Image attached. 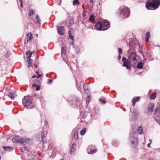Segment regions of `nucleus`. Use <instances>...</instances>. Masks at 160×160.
Segmentation results:
<instances>
[{"mask_svg": "<svg viewBox=\"0 0 160 160\" xmlns=\"http://www.w3.org/2000/svg\"><path fill=\"white\" fill-rule=\"evenodd\" d=\"M160 5V0H149L146 4V7L148 10H155Z\"/></svg>", "mask_w": 160, "mask_h": 160, "instance_id": "obj_1", "label": "nucleus"}, {"mask_svg": "<svg viewBox=\"0 0 160 160\" xmlns=\"http://www.w3.org/2000/svg\"><path fill=\"white\" fill-rule=\"evenodd\" d=\"M119 9L120 15L123 18H126L129 16L130 10L128 7L122 6Z\"/></svg>", "mask_w": 160, "mask_h": 160, "instance_id": "obj_2", "label": "nucleus"}, {"mask_svg": "<svg viewBox=\"0 0 160 160\" xmlns=\"http://www.w3.org/2000/svg\"><path fill=\"white\" fill-rule=\"evenodd\" d=\"M139 58V57L137 55L135 52H132L128 57V59L133 64H134Z\"/></svg>", "mask_w": 160, "mask_h": 160, "instance_id": "obj_3", "label": "nucleus"}, {"mask_svg": "<svg viewBox=\"0 0 160 160\" xmlns=\"http://www.w3.org/2000/svg\"><path fill=\"white\" fill-rule=\"evenodd\" d=\"M154 114L155 120L160 125V108L159 107L156 108Z\"/></svg>", "mask_w": 160, "mask_h": 160, "instance_id": "obj_4", "label": "nucleus"}, {"mask_svg": "<svg viewBox=\"0 0 160 160\" xmlns=\"http://www.w3.org/2000/svg\"><path fill=\"white\" fill-rule=\"evenodd\" d=\"M122 61L123 62V66L125 67L127 69H130L131 68L130 65L133 64L129 59H127L125 57H123Z\"/></svg>", "mask_w": 160, "mask_h": 160, "instance_id": "obj_5", "label": "nucleus"}, {"mask_svg": "<svg viewBox=\"0 0 160 160\" xmlns=\"http://www.w3.org/2000/svg\"><path fill=\"white\" fill-rule=\"evenodd\" d=\"M22 102L23 105L25 107H28L32 103L29 96H25L23 98Z\"/></svg>", "mask_w": 160, "mask_h": 160, "instance_id": "obj_6", "label": "nucleus"}, {"mask_svg": "<svg viewBox=\"0 0 160 160\" xmlns=\"http://www.w3.org/2000/svg\"><path fill=\"white\" fill-rule=\"evenodd\" d=\"M136 132H132L131 133L130 137V139L132 140V144H134L133 146L135 147L136 146V144L137 143V137L136 136Z\"/></svg>", "mask_w": 160, "mask_h": 160, "instance_id": "obj_7", "label": "nucleus"}, {"mask_svg": "<svg viewBox=\"0 0 160 160\" xmlns=\"http://www.w3.org/2000/svg\"><path fill=\"white\" fill-rule=\"evenodd\" d=\"M12 141L13 142H18L20 143H23L26 142V140L20 138L19 136H16L12 139Z\"/></svg>", "mask_w": 160, "mask_h": 160, "instance_id": "obj_8", "label": "nucleus"}, {"mask_svg": "<svg viewBox=\"0 0 160 160\" xmlns=\"http://www.w3.org/2000/svg\"><path fill=\"white\" fill-rule=\"evenodd\" d=\"M102 30H104L108 29L110 27L109 22L107 20H105L102 22Z\"/></svg>", "mask_w": 160, "mask_h": 160, "instance_id": "obj_9", "label": "nucleus"}, {"mask_svg": "<svg viewBox=\"0 0 160 160\" xmlns=\"http://www.w3.org/2000/svg\"><path fill=\"white\" fill-rule=\"evenodd\" d=\"M58 33L61 35H63L65 32V30L63 27H58L57 28Z\"/></svg>", "mask_w": 160, "mask_h": 160, "instance_id": "obj_10", "label": "nucleus"}, {"mask_svg": "<svg viewBox=\"0 0 160 160\" xmlns=\"http://www.w3.org/2000/svg\"><path fill=\"white\" fill-rule=\"evenodd\" d=\"M32 34L30 32L27 35V37L26 38L25 40V43H27L29 40H31L32 38Z\"/></svg>", "mask_w": 160, "mask_h": 160, "instance_id": "obj_11", "label": "nucleus"}, {"mask_svg": "<svg viewBox=\"0 0 160 160\" xmlns=\"http://www.w3.org/2000/svg\"><path fill=\"white\" fill-rule=\"evenodd\" d=\"M154 105L153 103H150L148 106V110L150 112H152L154 109Z\"/></svg>", "mask_w": 160, "mask_h": 160, "instance_id": "obj_12", "label": "nucleus"}, {"mask_svg": "<svg viewBox=\"0 0 160 160\" xmlns=\"http://www.w3.org/2000/svg\"><path fill=\"white\" fill-rule=\"evenodd\" d=\"M95 27L97 28V30H102L101 29H102V22H98L95 25Z\"/></svg>", "mask_w": 160, "mask_h": 160, "instance_id": "obj_13", "label": "nucleus"}, {"mask_svg": "<svg viewBox=\"0 0 160 160\" xmlns=\"http://www.w3.org/2000/svg\"><path fill=\"white\" fill-rule=\"evenodd\" d=\"M76 143L75 142L73 143L72 145V147L71 149V154H72V152L75 151L76 150Z\"/></svg>", "mask_w": 160, "mask_h": 160, "instance_id": "obj_14", "label": "nucleus"}, {"mask_svg": "<svg viewBox=\"0 0 160 160\" xmlns=\"http://www.w3.org/2000/svg\"><path fill=\"white\" fill-rule=\"evenodd\" d=\"M140 98L139 97H138L136 98H134L132 101V105L133 106H134L135 104V103L136 101H139Z\"/></svg>", "mask_w": 160, "mask_h": 160, "instance_id": "obj_15", "label": "nucleus"}, {"mask_svg": "<svg viewBox=\"0 0 160 160\" xmlns=\"http://www.w3.org/2000/svg\"><path fill=\"white\" fill-rule=\"evenodd\" d=\"M143 66V63L142 62H139L137 64V67L139 69H141L142 68Z\"/></svg>", "mask_w": 160, "mask_h": 160, "instance_id": "obj_16", "label": "nucleus"}, {"mask_svg": "<svg viewBox=\"0 0 160 160\" xmlns=\"http://www.w3.org/2000/svg\"><path fill=\"white\" fill-rule=\"evenodd\" d=\"M72 31V28H70L68 31V33L69 38L71 39L72 40H73V37L71 35Z\"/></svg>", "mask_w": 160, "mask_h": 160, "instance_id": "obj_17", "label": "nucleus"}, {"mask_svg": "<svg viewBox=\"0 0 160 160\" xmlns=\"http://www.w3.org/2000/svg\"><path fill=\"white\" fill-rule=\"evenodd\" d=\"M156 96V92H153L150 96V98L152 100L155 99Z\"/></svg>", "mask_w": 160, "mask_h": 160, "instance_id": "obj_18", "label": "nucleus"}, {"mask_svg": "<svg viewBox=\"0 0 160 160\" xmlns=\"http://www.w3.org/2000/svg\"><path fill=\"white\" fill-rule=\"evenodd\" d=\"M137 132L139 134H142L143 133V129L142 127H138L137 129Z\"/></svg>", "mask_w": 160, "mask_h": 160, "instance_id": "obj_19", "label": "nucleus"}, {"mask_svg": "<svg viewBox=\"0 0 160 160\" xmlns=\"http://www.w3.org/2000/svg\"><path fill=\"white\" fill-rule=\"evenodd\" d=\"M27 61L28 63V68H30V67L31 66V65L32 64V60L30 58H28Z\"/></svg>", "mask_w": 160, "mask_h": 160, "instance_id": "obj_20", "label": "nucleus"}, {"mask_svg": "<svg viewBox=\"0 0 160 160\" xmlns=\"http://www.w3.org/2000/svg\"><path fill=\"white\" fill-rule=\"evenodd\" d=\"M150 34L149 32H147L146 34V38H145V41L148 42L149 41V39L150 37Z\"/></svg>", "mask_w": 160, "mask_h": 160, "instance_id": "obj_21", "label": "nucleus"}, {"mask_svg": "<svg viewBox=\"0 0 160 160\" xmlns=\"http://www.w3.org/2000/svg\"><path fill=\"white\" fill-rule=\"evenodd\" d=\"M4 150L5 151H11L12 150V148L8 146H3L2 147Z\"/></svg>", "mask_w": 160, "mask_h": 160, "instance_id": "obj_22", "label": "nucleus"}, {"mask_svg": "<svg viewBox=\"0 0 160 160\" xmlns=\"http://www.w3.org/2000/svg\"><path fill=\"white\" fill-rule=\"evenodd\" d=\"M73 137H74V138L76 140H77L78 139V132L77 131L75 132L74 133Z\"/></svg>", "mask_w": 160, "mask_h": 160, "instance_id": "obj_23", "label": "nucleus"}, {"mask_svg": "<svg viewBox=\"0 0 160 160\" xmlns=\"http://www.w3.org/2000/svg\"><path fill=\"white\" fill-rule=\"evenodd\" d=\"M86 128H84L83 129H82L80 131V134H81V135H84L86 132Z\"/></svg>", "mask_w": 160, "mask_h": 160, "instance_id": "obj_24", "label": "nucleus"}, {"mask_svg": "<svg viewBox=\"0 0 160 160\" xmlns=\"http://www.w3.org/2000/svg\"><path fill=\"white\" fill-rule=\"evenodd\" d=\"M8 96L12 99H13L15 97L14 94L13 92L9 93L8 94Z\"/></svg>", "mask_w": 160, "mask_h": 160, "instance_id": "obj_25", "label": "nucleus"}, {"mask_svg": "<svg viewBox=\"0 0 160 160\" xmlns=\"http://www.w3.org/2000/svg\"><path fill=\"white\" fill-rule=\"evenodd\" d=\"M32 54V52H30L29 51H27L26 52V54L27 55L28 58H30Z\"/></svg>", "mask_w": 160, "mask_h": 160, "instance_id": "obj_26", "label": "nucleus"}, {"mask_svg": "<svg viewBox=\"0 0 160 160\" xmlns=\"http://www.w3.org/2000/svg\"><path fill=\"white\" fill-rule=\"evenodd\" d=\"M36 19L37 20V23H39V24H40V22L41 21V20L39 19V18L38 15H36Z\"/></svg>", "mask_w": 160, "mask_h": 160, "instance_id": "obj_27", "label": "nucleus"}, {"mask_svg": "<svg viewBox=\"0 0 160 160\" xmlns=\"http://www.w3.org/2000/svg\"><path fill=\"white\" fill-rule=\"evenodd\" d=\"M79 4V2L78 0H74L73 2V5H75L76 4L78 5Z\"/></svg>", "mask_w": 160, "mask_h": 160, "instance_id": "obj_28", "label": "nucleus"}, {"mask_svg": "<svg viewBox=\"0 0 160 160\" xmlns=\"http://www.w3.org/2000/svg\"><path fill=\"white\" fill-rule=\"evenodd\" d=\"M89 20L90 21H93L94 20V16L93 15H91L89 18Z\"/></svg>", "mask_w": 160, "mask_h": 160, "instance_id": "obj_29", "label": "nucleus"}, {"mask_svg": "<svg viewBox=\"0 0 160 160\" xmlns=\"http://www.w3.org/2000/svg\"><path fill=\"white\" fill-rule=\"evenodd\" d=\"M66 48L64 47H62V49H61V53L62 54H64L65 53V51L66 50Z\"/></svg>", "mask_w": 160, "mask_h": 160, "instance_id": "obj_30", "label": "nucleus"}, {"mask_svg": "<svg viewBox=\"0 0 160 160\" xmlns=\"http://www.w3.org/2000/svg\"><path fill=\"white\" fill-rule=\"evenodd\" d=\"M118 52L119 55H121L122 52V51L121 48H119L118 49Z\"/></svg>", "mask_w": 160, "mask_h": 160, "instance_id": "obj_31", "label": "nucleus"}, {"mask_svg": "<svg viewBox=\"0 0 160 160\" xmlns=\"http://www.w3.org/2000/svg\"><path fill=\"white\" fill-rule=\"evenodd\" d=\"M86 100H87L86 103H87L88 102V103H89L90 100V98L89 96H88L87 97V98H86Z\"/></svg>", "mask_w": 160, "mask_h": 160, "instance_id": "obj_32", "label": "nucleus"}, {"mask_svg": "<svg viewBox=\"0 0 160 160\" xmlns=\"http://www.w3.org/2000/svg\"><path fill=\"white\" fill-rule=\"evenodd\" d=\"M33 13H34L33 11L32 10V9L30 10L29 11V16H31V15H33Z\"/></svg>", "mask_w": 160, "mask_h": 160, "instance_id": "obj_33", "label": "nucleus"}, {"mask_svg": "<svg viewBox=\"0 0 160 160\" xmlns=\"http://www.w3.org/2000/svg\"><path fill=\"white\" fill-rule=\"evenodd\" d=\"M74 21L73 19H71L69 21V24L70 25L69 26H71V24L73 23Z\"/></svg>", "mask_w": 160, "mask_h": 160, "instance_id": "obj_34", "label": "nucleus"}, {"mask_svg": "<svg viewBox=\"0 0 160 160\" xmlns=\"http://www.w3.org/2000/svg\"><path fill=\"white\" fill-rule=\"evenodd\" d=\"M97 151V150L96 149H95V150H90V153H95V152H96Z\"/></svg>", "mask_w": 160, "mask_h": 160, "instance_id": "obj_35", "label": "nucleus"}, {"mask_svg": "<svg viewBox=\"0 0 160 160\" xmlns=\"http://www.w3.org/2000/svg\"><path fill=\"white\" fill-rule=\"evenodd\" d=\"M19 1L20 2V6L22 8L23 7V0H20Z\"/></svg>", "mask_w": 160, "mask_h": 160, "instance_id": "obj_36", "label": "nucleus"}, {"mask_svg": "<svg viewBox=\"0 0 160 160\" xmlns=\"http://www.w3.org/2000/svg\"><path fill=\"white\" fill-rule=\"evenodd\" d=\"M100 102H102L104 104H105L106 103V101L103 99H100Z\"/></svg>", "mask_w": 160, "mask_h": 160, "instance_id": "obj_37", "label": "nucleus"}, {"mask_svg": "<svg viewBox=\"0 0 160 160\" xmlns=\"http://www.w3.org/2000/svg\"><path fill=\"white\" fill-rule=\"evenodd\" d=\"M40 89V86H39L38 85L37 87H36V90L37 91H38Z\"/></svg>", "mask_w": 160, "mask_h": 160, "instance_id": "obj_38", "label": "nucleus"}, {"mask_svg": "<svg viewBox=\"0 0 160 160\" xmlns=\"http://www.w3.org/2000/svg\"><path fill=\"white\" fill-rule=\"evenodd\" d=\"M43 135L42 137V140H41V142H43H43H44V139H43Z\"/></svg>", "mask_w": 160, "mask_h": 160, "instance_id": "obj_39", "label": "nucleus"}, {"mask_svg": "<svg viewBox=\"0 0 160 160\" xmlns=\"http://www.w3.org/2000/svg\"><path fill=\"white\" fill-rule=\"evenodd\" d=\"M121 58V56H120V55L119 54V55L118 57V60H120Z\"/></svg>", "mask_w": 160, "mask_h": 160, "instance_id": "obj_40", "label": "nucleus"}, {"mask_svg": "<svg viewBox=\"0 0 160 160\" xmlns=\"http://www.w3.org/2000/svg\"><path fill=\"white\" fill-rule=\"evenodd\" d=\"M38 76H37V78H40L41 77V75L40 74H38Z\"/></svg>", "mask_w": 160, "mask_h": 160, "instance_id": "obj_41", "label": "nucleus"}, {"mask_svg": "<svg viewBox=\"0 0 160 160\" xmlns=\"http://www.w3.org/2000/svg\"><path fill=\"white\" fill-rule=\"evenodd\" d=\"M44 122H45V125L46 126V125H48V121H46V120H45Z\"/></svg>", "mask_w": 160, "mask_h": 160, "instance_id": "obj_42", "label": "nucleus"}, {"mask_svg": "<svg viewBox=\"0 0 160 160\" xmlns=\"http://www.w3.org/2000/svg\"><path fill=\"white\" fill-rule=\"evenodd\" d=\"M48 82L50 83H52V80L51 79H48Z\"/></svg>", "mask_w": 160, "mask_h": 160, "instance_id": "obj_43", "label": "nucleus"}, {"mask_svg": "<svg viewBox=\"0 0 160 160\" xmlns=\"http://www.w3.org/2000/svg\"><path fill=\"white\" fill-rule=\"evenodd\" d=\"M37 86V85H36V84H35V83L33 84H32V86L33 87H36Z\"/></svg>", "mask_w": 160, "mask_h": 160, "instance_id": "obj_44", "label": "nucleus"}, {"mask_svg": "<svg viewBox=\"0 0 160 160\" xmlns=\"http://www.w3.org/2000/svg\"><path fill=\"white\" fill-rule=\"evenodd\" d=\"M37 75H33L32 77V78H34L35 77H36L37 78Z\"/></svg>", "mask_w": 160, "mask_h": 160, "instance_id": "obj_45", "label": "nucleus"}, {"mask_svg": "<svg viewBox=\"0 0 160 160\" xmlns=\"http://www.w3.org/2000/svg\"><path fill=\"white\" fill-rule=\"evenodd\" d=\"M151 144V143H148V145H147V146H148V147H150V145Z\"/></svg>", "mask_w": 160, "mask_h": 160, "instance_id": "obj_46", "label": "nucleus"}, {"mask_svg": "<svg viewBox=\"0 0 160 160\" xmlns=\"http://www.w3.org/2000/svg\"><path fill=\"white\" fill-rule=\"evenodd\" d=\"M34 160H41L38 158H36V159H34Z\"/></svg>", "mask_w": 160, "mask_h": 160, "instance_id": "obj_47", "label": "nucleus"}, {"mask_svg": "<svg viewBox=\"0 0 160 160\" xmlns=\"http://www.w3.org/2000/svg\"><path fill=\"white\" fill-rule=\"evenodd\" d=\"M5 56L6 58H8V55H7V54H5Z\"/></svg>", "mask_w": 160, "mask_h": 160, "instance_id": "obj_48", "label": "nucleus"}, {"mask_svg": "<svg viewBox=\"0 0 160 160\" xmlns=\"http://www.w3.org/2000/svg\"><path fill=\"white\" fill-rule=\"evenodd\" d=\"M71 68H72V69H73V70H74L73 68V67H72V65H71Z\"/></svg>", "mask_w": 160, "mask_h": 160, "instance_id": "obj_49", "label": "nucleus"}, {"mask_svg": "<svg viewBox=\"0 0 160 160\" xmlns=\"http://www.w3.org/2000/svg\"><path fill=\"white\" fill-rule=\"evenodd\" d=\"M90 1V2H92V3H93V0H89Z\"/></svg>", "mask_w": 160, "mask_h": 160, "instance_id": "obj_50", "label": "nucleus"}, {"mask_svg": "<svg viewBox=\"0 0 160 160\" xmlns=\"http://www.w3.org/2000/svg\"><path fill=\"white\" fill-rule=\"evenodd\" d=\"M39 72L38 71H37L36 72V73L37 74H39Z\"/></svg>", "mask_w": 160, "mask_h": 160, "instance_id": "obj_51", "label": "nucleus"}, {"mask_svg": "<svg viewBox=\"0 0 160 160\" xmlns=\"http://www.w3.org/2000/svg\"><path fill=\"white\" fill-rule=\"evenodd\" d=\"M149 141L150 142V143H152V140H151V139H149Z\"/></svg>", "mask_w": 160, "mask_h": 160, "instance_id": "obj_52", "label": "nucleus"}, {"mask_svg": "<svg viewBox=\"0 0 160 160\" xmlns=\"http://www.w3.org/2000/svg\"><path fill=\"white\" fill-rule=\"evenodd\" d=\"M72 46H74V42H72Z\"/></svg>", "mask_w": 160, "mask_h": 160, "instance_id": "obj_53", "label": "nucleus"}, {"mask_svg": "<svg viewBox=\"0 0 160 160\" xmlns=\"http://www.w3.org/2000/svg\"><path fill=\"white\" fill-rule=\"evenodd\" d=\"M35 51H33V52H32V53H35Z\"/></svg>", "mask_w": 160, "mask_h": 160, "instance_id": "obj_54", "label": "nucleus"}, {"mask_svg": "<svg viewBox=\"0 0 160 160\" xmlns=\"http://www.w3.org/2000/svg\"><path fill=\"white\" fill-rule=\"evenodd\" d=\"M34 66H35V67L36 68H37V65L36 64H35L34 65Z\"/></svg>", "mask_w": 160, "mask_h": 160, "instance_id": "obj_55", "label": "nucleus"}, {"mask_svg": "<svg viewBox=\"0 0 160 160\" xmlns=\"http://www.w3.org/2000/svg\"><path fill=\"white\" fill-rule=\"evenodd\" d=\"M36 36L37 37L38 36V34H36Z\"/></svg>", "mask_w": 160, "mask_h": 160, "instance_id": "obj_56", "label": "nucleus"}, {"mask_svg": "<svg viewBox=\"0 0 160 160\" xmlns=\"http://www.w3.org/2000/svg\"><path fill=\"white\" fill-rule=\"evenodd\" d=\"M60 160H64L63 158H62V159H61Z\"/></svg>", "mask_w": 160, "mask_h": 160, "instance_id": "obj_57", "label": "nucleus"}, {"mask_svg": "<svg viewBox=\"0 0 160 160\" xmlns=\"http://www.w3.org/2000/svg\"><path fill=\"white\" fill-rule=\"evenodd\" d=\"M38 84H40V83L39 82V81H38Z\"/></svg>", "mask_w": 160, "mask_h": 160, "instance_id": "obj_58", "label": "nucleus"}, {"mask_svg": "<svg viewBox=\"0 0 160 160\" xmlns=\"http://www.w3.org/2000/svg\"><path fill=\"white\" fill-rule=\"evenodd\" d=\"M83 88H84V90H85V88H84V85H83Z\"/></svg>", "mask_w": 160, "mask_h": 160, "instance_id": "obj_59", "label": "nucleus"}, {"mask_svg": "<svg viewBox=\"0 0 160 160\" xmlns=\"http://www.w3.org/2000/svg\"><path fill=\"white\" fill-rule=\"evenodd\" d=\"M42 134H43V132H42Z\"/></svg>", "mask_w": 160, "mask_h": 160, "instance_id": "obj_60", "label": "nucleus"}]
</instances>
